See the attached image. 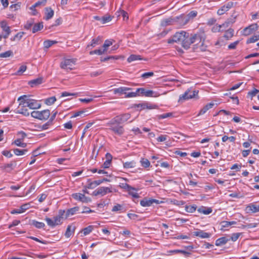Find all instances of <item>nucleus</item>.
Segmentation results:
<instances>
[{"label": "nucleus", "instance_id": "680f3d73", "mask_svg": "<svg viewBox=\"0 0 259 259\" xmlns=\"http://www.w3.org/2000/svg\"><path fill=\"white\" fill-rule=\"evenodd\" d=\"M252 33V31H251V30H250V29H249L248 26L246 27V28H245L243 30V31H242V34L245 35V36L248 35Z\"/></svg>", "mask_w": 259, "mask_h": 259}, {"label": "nucleus", "instance_id": "c85d7f7f", "mask_svg": "<svg viewBox=\"0 0 259 259\" xmlns=\"http://www.w3.org/2000/svg\"><path fill=\"white\" fill-rule=\"evenodd\" d=\"M15 113L23 114L25 116H28L29 115L28 109L20 106H19L18 109L15 111Z\"/></svg>", "mask_w": 259, "mask_h": 259}, {"label": "nucleus", "instance_id": "4468645a", "mask_svg": "<svg viewBox=\"0 0 259 259\" xmlns=\"http://www.w3.org/2000/svg\"><path fill=\"white\" fill-rule=\"evenodd\" d=\"M102 41V37L99 36L92 40L90 44L87 46V48H90V47H92V48H95L96 46L100 45Z\"/></svg>", "mask_w": 259, "mask_h": 259}, {"label": "nucleus", "instance_id": "0e129e2a", "mask_svg": "<svg viewBox=\"0 0 259 259\" xmlns=\"http://www.w3.org/2000/svg\"><path fill=\"white\" fill-rule=\"evenodd\" d=\"M52 124L50 123L49 121L43 124L42 126H40V130H46L48 129L49 127L52 125Z\"/></svg>", "mask_w": 259, "mask_h": 259}, {"label": "nucleus", "instance_id": "58836bf2", "mask_svg": "<svg viewBox=\"0 0 259 259\" xmlns=\"http://www.w3.org/2000/svg\"><path fill=\"white\" fill-rule=\"evenodd\" d=\"M93 228L94 227L93 226H89L83 229L82 232L83 233L84 236H86L91 233L92 232Z\"/></svg>", "mask_w": 259, "mask_h": 259}, {"label": "nucleus", "instance_id": "b1692460", "mask_svg": "<svg viewBox=\"0 0 259 259\" xmlns=\"http://www.w3.org/2000/svg\"><path fill=\"white\" fill-rule=\"evenodd\" d=\"M197 211L199 213L207 215L212 212V209L210 207H206L205 206H201L197 209Z\"/></svg>", "mask_w": 259, "mask_h": 259}, {"label": "nucleus", "instance_id": "393cba45", "mask_svg": "<svg viewBox=\"0 0 259 259\" xmlns=\"http://www.w3.org/2000/svg\"><path fill=\"white\" fill-rule=\"evenodd\" d=\"M43 27L44 25L42 22H39L35 24L34 23L32 29V32L33 33H35L38 32V31L41 30L43 28Z\"/></svg>", "mask_w": 259, "mask_h": 259}, {"label": "nucleus", "instance_id": "2eb2a0df", "mask_svg": "<svg viewBox=\"0 0 259 259\" xmlns=\"http://www.w3.org/2000/svg\"><path fill=\"white\" fill-rule=\"evenodd\" d=\"M236 21V17H231L229 19H228L223 24H222V26L223 28L225 30L227 28L229 27L230 26L232 25Z\"/></svg>", "mask_w": 259, "mask_h": 259}, {"label": "nucleus", "instance_id": "e433bc0d", "mask_svg": "<svg viewBox=\"0 0 259 259\" xmlns=\"http://www.w3.org/2000/svg\"><path fill=\"white\" fill-rule=\"evenodd\" d=\"M136 162L134 160L123 163V167L124 168H133L136 167Z\"/></svg>", "mask_w": 259, "mask_h": 259}, {"label": "nucleus", "instance_id": "603ef678", "mask_svg": "<svg viewBox=\"0 0 259 259\" xmlns=\"http://www.w3.org/2000/svg\"><path fill=\"white\" fill-rule=\"evenodd\" d=\"M33 24H34L33 20H30L27 21L24 25V28L25 29L29 30L31 28L32 26H33Z\"/></svg>", "mask_w": 259, "mask_h": 259}, {"label": "nucleus", "instance_id": "49530a36", "mask_svg": "<svg viewBox=\"0 0 259 259\" xmlns=\"http://www.w3.org/2000/svg\"><path fill=\"white\" fill-rule=\"evenodd\" d=\"M27 152V149H14V153L15 155L19 156L25 154Z\"/></svg>", "mask_w": 259, "mask_h": 259}, {"label": "nucleus", "instance_id": "dca6fc26", "mask_svg": "<svg viewBox=\"0 0 259 259\" xmlns=\"http://www.w3.org/2000/svg\"><path fill=\"white\" fill-rule=\"evenodd\" d=\"M18 100L20 101L19 103V106L23 108H25L27 107V102L28 101V98H27V96L23 95L22 96H20L18 99Z\"/></svg>", "mask_w": 259, "mask_h": 259}, {"label": "nucleus", "instance_id": "5fc2aeb1", "mask_svg": "<svg viewBox=\"0 0 259 259\" xmlns=\"http://www.w3.org/2000/svg\"><path fill=\"white\" fill-rule=\"evenodd\" d=\"M112 45V41L110 40L107 39L105 41L104 45H103V49L105 50L106 52L107 48Z\"/></svg>", "mask_w": 259, "mask_h": 259}, {"label": "nucleus", "instance_id": "ddd939ff", "mask_svg": "<svg viewBox=\"0 0 259 259\" xmlns=\"http://www.w3.org/2000/svg\"><path fill=\"white\" fill-rule=\"evenodd\" d=\"M193 236L199 237L201 238H208L211 236V233L205 232L204 231L200 230L193 232Z\"/></svg>", "mask_w": 259, "mask_h": 259}, {"label": "nucleus", "instance_id": "f03ea898", "mask_svg": "<svg viewBox=\"0 0 259 259\" xmlns=\"http://www.w3.org/2000/svg\"><path fill=\"white\" fill-rule=\"evenodd\" d=\"M130 117L131 114L129 113L117 115L111 119L107 125L110 126L109 129L115 135L121 136L124 133V129L120 124L127 121Z\"/></svg>", "mask_w": 259, "mask_h": 259}, {"label": "nucleus", "instance_id": "774afa93", "mask_svg": "<svg viewBox=\"0 0 259 259\" xmlns=\"http://www.w3.org/2000/svg\"><path fill=\"white\" fill-rule=\"evenodd\" d=\"M167 136L166 135H160L157 139V141L159 142H164L166 140Z\"/></svg>", "mask_w": 259, "mask_h": 259}, {"label": "nucleus", "instance_id": "052dcab7", "mask_svg": "<svg viewBox=\"0 0 259 259\" xmlns=\"http://www.w3.org/2000/svg\"><path fill=\"white\" fill-rule=\"evenodd\" d=\"M112 20V17L110 16H106L102 17V23L105 24L107 22L110 21Z\"/></svg>", "mask_w": 259, "mask_h": 259}, {"label": "nucleus", "instance_id": "c9c22d12", "mask_svg": "<svg viewBox=\"0 0 259 259\" xmlns=\"http://www.w3.org/2000/svg\"><path fill=\"white\" fill-rule=\"evenodd\" d=\"M1 27L4 32H10L11 31L10 27L8 26L6 21H2L0 22Z\"/></svg>", "mask_w": 259, "mask_h": 259}, {"label": "nucleus", "instance_id": "4be33fe9", "mask_svg": "<svg viewBox=\"0 0 259 259\" xmlns=\"http://www.w3.org/2000/svg\"><path fill=\"white\" fill-rule=\"evenodd\" d=\"M43 78L42 77H38L36 79L31 80L29 81V84L31 87H34L36 85L41 84L43 82Z\"/></svg>", "mask_w": 259, "mask_h": 259}, {"label": "nucleus", "instance_id": "a19ab883", "mask_svg": "<svg viewBox=\"0 0 259 259\" xmlns=\"http://www.w3.org/2000/svg\"><path fill=\"white\" fill-rule=\"evenodd\" d=\"M57 41L54 40H45L44 42V48L46 49H49L50 47H51L52 45L56 44Z\"/></svg>", "mask_w": 259, "mask_h": 259}, {"label": "nucleus", "instance_id": "37998d69", "mask_svg": "<svg viewBox=\"0 0 259 259\" xmlns=\"http://www.w3.org/2000/svg\"><path fill=\"white\" fill-rule=\"evenodd\" d=\"M56 101V98L55 97H51L45 99V103L48 105H52L55 103Z\"/></svg>", "mask_w": 259, "mask_h": 259}, {"label": "nucleus", "instance_id": "79ce46f5", "mask_svg": "<svg viewBox=\"0 0 259 259\" xmlns=\"http://www.w3.org/2000/svg\"><path fill=\"white\" fill-rule=\"evenodd\" d=\"M105 52H106L105 51V49H97V50H95L94 51H92L90 52V54L91 55H94V54H97L98 55H101L104 54Z\"/></svg>", "mask_w": 259, "mask_h": 259}, {"label": "nucleus", "instance_id": "6e6552de", "mask_svg": "<svg viewBox=\"0 0 259 259\" xmlns=\"http://www.w3.org/2000/svg\"><path fill=\"white\" fill-rule=\"evenodd\" d=\"M131 89L130 88H127L125 87H122L118 88L113 89L112 91L114 94H118L119 96L122 95H124L125 98H129L127 97L128 93L130 92H127V91L131 90Z\"/></svg>", "mask_w": 259, "mask_h": 259}, {"label": "nucleus", "instance_id": "ea45409f", "mask_svg": "<svg viewBox=\"0 0 259 259\" xmlns=\"http://www.w3.org/2000/svg\"><path fill=\"white\" fill-rule=\"evenodd\" d=\"M171 252L174 253H182L186 257L189 256L191 254V253L190 252L184 250L176 249L172 250Z\"/></svg>", "mask_w": 259, "mask_h": 259}, {"label": "nucleus", "instance_id": "4c0bfd02", "mask_svg": "<svg viewBox=\"0 0 259 259\" xmlns=\"http://www.w3.org/2000/svg\"><path fill=\"white\" fill-rule=\"evenodd\" d=\"M141 165L144 168H148L150 166V161L146 158H142L140 160Z\"/></svg>", "mask_w": 259, "mask_h": 259}, {"label": "nucleus", "instance_id": "5701e85b", "mask_svg": "<svg viewBox=\"0 0 259 259\" xmlns=\"http://www.w3.org/2000/svg\"><path fill=\"white\" fill-rule=\"evenodd\" d=\"M46 12H45V19L48 20L51 19L54 14V11L52 9V8L50 7H47L45 8Z\"/></svg>", "mask_w": 259, "mask_h": 259}, {"label": "nucleus", "instance_id": "c03bdc74", "mask_svg": "<svg viewBox=\"0 0 259 259\" xmlns=\"http://www.w3.org/2000/svg\"><path fill=\"white\" fill-rule=\"evenodd\" d=\"M196 208H197V206L195 205H189V206L186 205V206H185V210L187 212H190V213H192V212H194V211H195V210H196Z\"/></svg>", "mask_w": 259, "mask_h": 259}, {"label": "nucleus", "instance_id": "72a5a7b5", "mask_svg": "<svg viewBox=\"0 0 259 259\" xmlns=\"http://www.w3.org/2000/svg\"><path fill=\"white\" fill-rule=\"evenodd\" d=\"M45 220L46 221L48 225L51 228H54L55 226H57V224H56V220L54 219L52 220L49 218H46Z\"/></svg>", "mask_w": 259, "mask_h": 259}, {"label": "nucleus", "instance_id": "de8ad7c7", "mask_svg": "<svg viewBox=\"0 0 259 259\" xmlns=\"http://www.w3.org/2000/svg\"><path fill=\"white\" fill-rule=\"evenodd\" d=\"M259 39V36H257V35H254L249 38L247 39L246 43L247 44H250V43H253L256 42Z\"/></svg>", "mask_w": 259, "mask_h": 259}, {"label": "nucleus", "instance_id": "338daca9", "mask_svg": "<svg viewBox=\"0 0 259 259\" xmlns=\"http://www.w3.org/2000/svg\"><path fill=\"white\" fill-rule=\"evenodd\" d=\"M54 219L56 220V224H57V226L60 225L63 223V219L61 218L60 216H55Z\"/></svg>", "mask_w": 259, "mask_h": 259}, {"label": "nucleus", "instance_id": "2f4dec72", "mask_svg": "<svg viewBox=\"0 0 259 259\" xmlns=\"http://www.w3.org/2000/svg\"><path fill=\"white\" fill-rule=\"evenodd\" d=\"M30 225L34 226L37 229H41L45 226V224L44 223L39 222L36 220H32Z\"/></svg>", "mask_w": 259, "mask_h": 259}, {"label": "nucleus", "instance_id": "a878e982", "mask_svg": "<svg viewBox=\"0 0 259 259\" xmlns=\"http://www.w3.org/2000/svg\"><path fill=\"white\" fill-rule=\"evenodd\" d=\"M16 162L15 161H12L9 163L4 164L1 166V168L8 171V169L12 170L16 166Z\"/></svg>", "mask_w": 259, "mask_h": 259}, {"label": "nucleus", "instance_id": "7ed1b4c3", "mask_svg": "<svg viewBox=\"0 0 259 259\" xmlns=\"http://www.w3.org/2000/svg\"><path fill=\"white\" fill-rule=\"evenodd\" d=\"M31 115L34 118L41 120H46L50 116V111L49 109L42 111H33L31 113Z\"/></svg>", "mask_w": 259, "mask_h": 259}, {"label": "nucleus", "instance_id": "f257e3e1", "mask_svg": "<svg viewBox=\"0 0 259 259\" xmlns=\"http://www.w3.org/2000/svg\"><path fill=\"white\" fill-rule=\"evenodd\" d=\"M203 33H189L185 31L176 32L175 35L167 40L168 44L176 42L179 43L185 49L190 48L191 45L197 42H202L204 40Z\"/></svg>", "mask_w": 259, "mask_h": 259}, {"label": "nucleus", "instance_id": "7c9ffc66", "mask_svg": "<svg viewBox=\"0 0 259 259\" xmlns=\"http://www.w3.org/2000/svg\"><path fill=\"white\" fill-rule=\"evenodd\" d=\"M234 29L232 28H229L225 31V33L224 35V37L227 40L230 39L234 35Z\"/></svg>", "mask_w": 259, "mask_h": 259}, {"label": "nucleus", "instance_id": "bf43d9fd", "mask_svg": "<svg viewBox=\"0 0 259 259\" xmlns=\"http://www.w3.org/2000/svg\"><path fill=\"white\" fill-rule=\"evenodd\" d=\"M240 235V233H233L232 234L231 237H229V238H230V240L235 242L238 239Z\"/></svg>", "mask_w": 259, "mask_h": 259}, {"label": "nucleus", "instance_id": "864d4df0", "mask_svg": "<svg viewBox=\"0 0 259 259\" xmlns=\"http://www.w3.org/2000/svg\"><path fill=\"white\" fill-rule=\"evenodd\" d=\"M224 30V29L223 28L221 25H215L212 28V31L213 32L223 31Z\"/></svg>", "mask_w": 259, "mask_h": 259}, {"label": "nucleus", "instance_id": "f3484780", "mask_svg": "<svg viewBox=\"0 0 259 259\" xmlns=\"http://www.w3.org/2000/svg\"><path fill=\"white\" fill-rule=\"evenodd\" d=\"M102 183V181H100V180H96L94 181H91V180H88L87 182V187L88 189H94L97 186L99 185Z\"/></svg>", "mask_w": 259, "mask_h": 259}, {"label": "nucleus", "instance_id": "3c124183", "mask_svg": "<svg viewBox=\"0 0 259 259\" xmlns=\"http://www.w3.org/2000/svg\"><path fill=\"white\" fill-rule=\"evenodd\" d=\"M172 113H170V112L166 113H164L163 114L158 115L157 118L158 119H164V118L170 117L172 116Z\"/></svg>", "mask_w": 259, "mask_h": 259}, {"label": "nucleus", "instance_id": "20e7f679", "mask_svg": "<svg viewBox=\"0 0 259 259\" xmlns=\"http://www.w3.org/2000/svg\"><path fill=\"white\" fill-rule=\"evenodd\" d=\"M198 93V91L188 89L183 94L180 96L178 102L182 103L186 100L192 99L197 95Z\"/></svg>", "mask_w": 259, "mask_h": 259}, {"label": "nucleus", "instance_id": "473e14b6", "mask_svg": "<svg viewBox=\"0 0 259 259\" xmlns=\"http://www.w3.org/2000/svg\"><path fill=\"white\" fill-rule=\"evenodd\" d=\"M119 186L121 189H123L124 190H126L127 191H128L130 190H135L136 191V189L134 187H132L131 186L129 185L128 184L126 183H120Z\"/></svg>", "mask_w": 259, "mask_h": 259}, {"label": "nucleus", "instance_id": "412c9836", "mask_svg": "<svg viewBox=\"0 0 259 259\" xmlns=\"http://www.w3.org/2000/svg\"><path fill=\"white\" fill-rule=\"evenodd\" d=\"M75 227L71 225L67 226L65 236L66 238H69L71 236L73 235L75 231Z\"/></svg>", "mask_w": 259, "mask_h": 259}, {"label": "nucleus", "instance_id": "a211bd4d", "mask_svg": "<svg viewBox=\"0 0 259 259\" xmlns=\"http://www.w3.org/2000/svg\"><path fill=\"white\" fill-rule=\"evenodd\" d=\"M230 238H229V237H222L219 239H218L215 241V244L216 246H220L222 245H224L226 244L229 240Z\"/></svg>", "mask_w": 259, "mask_h": 259}, {"label": "nucleus", "instance_id": "39448f33", "mask_svg": "<svg viewBox=\"0 0 259 259\" xmlns=\"http://www.w3.org/2000/svg\"><path fill=\"white\" fill-rule=\"evenodd\" d=\"M75 62V59H66L61 62L60 67L66 70H72Z\"/></svg>", "mask_w": 259, "mask_h": 259}, {"label": "nucleus", "instance_id": "c756f323", "mask_svg": "<svg viewBox=\"0 0 259 259\" xmlns=\"http://www.w3.org/2000/svg\"><path fill=\"white\" fill-rule=\"evenodd\" d=\"M25 34V32L23 31L19 32L17 33L14 37H12L10 39L11 41H19L20 40L23 35Z\"/></svg>", "mask_w": 259, "mask_h": 259}, {"label": "nucleus", "instance_id": "9d476101", "mask_svg": "<svg viewBox=\"0 0 259 259\" xmlns=\"http://www.w3.org/2000/svg\"><path fill=\"white\" fill-rule=\"evenodd\" d=\"M27 103V107L31 109H39L41 107V104L38 103L37 101L34 99L28 98V101Z\"/></svg>", "mask_w": 259, "mask_h": 259}, {"label": "nucleus", "instance_id": "8fccbe9b", "mask_svg": "<svg viewBox=\"0 0 259 259\" xmlns=\"http://www.w3.org/2000/svg\"><path fill=\"white\" fill-rule=\"evenodd\" d=\"M13 55V52L11 50L6 51L0 54V58H7Z\"/></svg>", "mask_w": 259, "mask_h": 259}, {"label": "nucleus", "instance_id": "a18cd8bd", "mask_svg": "<svg viewBox=\"0 0 259 259\" xmlns=\"http://www.w3.org/2000/svg\"><path fill=\"white\" fill-rule=\"evenodd\" d=\"M27 69V66L26 65H21L18 71L14 74L16 75H20L23 74Z\"/></svg>", "mask_w": 259, "mask_h": 259}, {"label": "nucleus", "instance_id": "6ab92c4d", "mask_svg": "<svg viewBox=\"0 0 259 259\" xmlns=\"http://www.w3.org/2000/svg\"><path fill=\"white\" fill-rule=\"evenodd\" d=\"M106 161L104 162L102 167L104 168H109L112 159V156L109 153H106L105 155Z\"/></svg>", "mask_w": 259, "mask_h": 259}, {"label": "nucleus", "instance_id": "69168bd1", "mask_svg": "<svg viewBox=\"0 0 259 259\" xmlns=\"http://www.w3.org/2000/svg\"><path fill=\"white\" fill-rule=\"evenodd\" d=\"M122 209V206L121 205L117 204V205L114 206L112 209V211H118L121 210Z\"/></svg>", "mask_w": 259, "mask_h": 259}, {"label": "nucleus", "instance_id": "e2e57ef3", "mask_svg": "<svg viewBox=\"0 0 259 259\" xmlns=\"http://www.w3.org/2000/svg\"><path fill=\"white\" fill-rule=\"evenodd\" d=\"M228 10L226 8V7L223 6L221 9H219L217 12V14L219 15H223Z\"/></svg>", "mask_w": 259, "mask_h": 259}, {"label": "nucleus", "instance_id": "f704fd0d", "mask_svg": "<svg viewBox=\"0 0 259 259\" xmlns=\"http://www.w3.org/2000/svg\"><path fill=\"white\" fill-rule=\"evenodd\" d=\"M159 96V94L157 93H155L152 90H146L144 96L148 97H158Z\"/></svg>", "mask_w": 259, "mask_h": 259}, {"label": "nucleus", "instance_id": "cd10ccee", "mask_svg": "<svg viewBox=\"0 0 259 259\" xmlns=\"http://www.w3.org/2000/svg\"><path fill=\"white\" fill-rule=\"evenodd\" d=\"M79 209V207L78 206L74 207L68 209L66 211V217H68L70 215H74L78 211Z\"/></svg>", "mask_w": 259, "mask_h": 259}, {"label": "nucleus", "instance_id": "f8f14e48", "mask_svg": "<svg viewBox=\"0 0 259 259\" xmlns=\"http://www.w3.org/2000/svg\"><path fill=\"white\" fill-rule=\"evenodd\" d=\"M245 211L248 213H255L259 211V205L250 203L245 208Z\"/></svg>", "mask_w": 259, "mask_h": 259}, {"label": "nucleus", "instance_id": "09e8293b", "mask_svg": "<svg viewBox=\"0 0 259 259\" xmlns=\"http://www.w3.org/2000/svg\"><path fill=\"white\" fill-rule=\"evenodd\" d=\"M14 143L17 146L21 147H22V148H25L27 146V144L26 143H23V142H21V139H18L14 141Z\"/></svg>", "mask_w": 259, "mask_h": 259}, {"label": "nucleus", "instance_id": "423d86ee", "mask_svg": "<svg viewBox=\"0 0 259 259\" xmlns=\"http://www.w3.org/2000/svg\"><path fill=\"white\" fill-rule=\"evenodd\" d=\"M72 197L76 200L82 202L83 203H88L91 201V199L87 197L83 194L76 193L72 194Z\"/></svg>", "mask_w": 259, "mask_h": 259}, {"label": "nucleus", "instance_id": "1a4fd4ad", "mask_svg": "<svg viewBox=\"0 0 259 259\" xmlns=\"http://www.w3.org/2000/svg\"><path fill=\"white\" fill-rule=\"evenodd\" d=\"M153 203L159 204L160 201L155 199H148L147 198H144L140 201L141 205L143 207L150 206Z\"/></svg>", "mask_w": 259, "mask_h": 259}, {"label": "nucleus", "instance_id": "bb28decb", "mask_svg": "<svg viewBox=\"0 0 259 259\" xmlns=\"http://www.w3.org/2000/svg\"><path fill=\"white\" fill-rule=\"evenodd\" d=\"M142 60H143V58L141 57V56L139 55L132 54L129 56V57L127 59V61L128 62L131 63L135 61Z\"/></svg>", "mask_w": 259, "mask_h": 259}, {"label": "nucleus", "instance_id": "9b49d317", "mask_svg": "<svg viewBox=\"0 0 259 259\" xmlns=\"http://www.w3.org/2000/svg\"><path fill=\"white\" fill-rule=\"evenodd\" d=\"M146 89L144 88H138L136 92H130L128 93L127 97H135L139 96H145Z\"/></svg>", "mask_w": 259, "mask_h": 259}, {"label": "nucleus", "instance_id": "13d9d810", "mask_svg": "<svg viewBox=\"0 0 259 259\" xmlns=\"http://www.w3.org/2000/svg\"><path fill=\"white\" fill-rule=\"evenodd\" d=\"M77 93H70L67 92H64L61 93V97H67L69 96H77Z\"/></svg>", "mask_w": 259, "mask_h": 259}, {"label": "nucleus", "instance_id": "aec40b11", "mask_svg": "<svg viewBox=\"0 0 259 259\" xmlns=\"http://www.w3.org/2000/svg\"><path fill=\"white\" fill-rule=\"evenodd\" d=\"M46 3H47V0H42L40 1H38L37 2L35 3L34 5H32L30 8V9L34 10V12L33 13V15H36L37 13L36 10H35L36 7H37L40 5L45 6V5H46Z\"/></svg>", "mask_w": 259, "mask_h": 259}, {"label": "nucleus", "instance_id": "4d7b16f0", "mask_svg": "<svg viewBox=\"0 0 259 259\" xmlns=\"http://www.w3.org/2000/svg\"><path fill=\"white\" fill-rule=\"evenodd\" d=\"M239 42V40L235 41L232 43H231L228 47L229 50H234L236 49V46Z\"/></svg>", "mask_w": 259, "mask_h": 259}, {"label": "nucleus", "instance_id": "6e6d98bb", "mask_svg": "<svg viewBox=\"0 0 259 259\" xmlns=\"http://www.w3.org/2000/svg\"><path fill=\"white\" fill-rule=\"evenodd\" d=\"M154 75V73L153 72H148L143 73L141 77L143 78H148Z\"/></svg>", "mask_w": 259, "mask_h": 259}, {"label": "nucleus", "instance_id": "0eeeda50", "mask_svg": "<svg viewBox=\"0 0 259 259\" xmlns=\"http://www.w3.org/2000/svg\"><path fill=\"white\" fill-rule=\"evenodd\" d=\"M111 192H112V190L110 188L107 187H101L95 190L93 194L95 196L99 195L104 196L106 194Z\"/></svg>", "mask_w": 259, "mask_h": 259}]
</instances>
